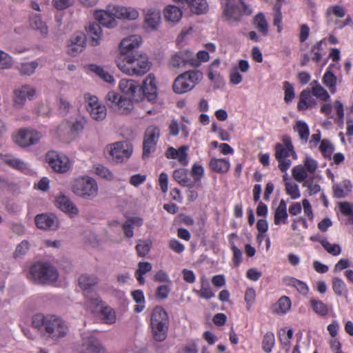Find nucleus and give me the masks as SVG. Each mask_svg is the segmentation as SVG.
<instances>
[{"label": "nucleus", "mask_w": 353, "mask_h": 353, "mask_svg": "<svg viewBox=\"0 0 353 353\" xmlns=\"http://www.w3.org/2000/svg\"><path fill=\"white\" fill-rule=\"evenodd\" d=\"M275 344V338L274 334L272 332H267L263 339L262 341V347L263 350L267 352L270 353L272 352V350Z\"/></svg>", "instance_id": "62"}, {"label": "nucleus", "mask_w": 353, "mask_h": 353, "mask_svg": "<svg viewBox=\"0 0 353 353\" xmlns=\"http://www.w3.org/2000/svg\"><path fill=\"white\" fill-rule=\"evenodd\" d=\"M284 282L288 285L294 287L297 291L303 295L307 294L309 292V288L305 283L294 277H285L284 279Z\"/></svg>", "instance_id": "41"}, {"label": "nucleus", "mask_w": 353, "mask_h": 353, "mask_svg": "<svg viewBox=\"0 0 353 353\" xmlns=\"http://www.w3.org/2000/svg\"><path fill=\"white\" fill-rule=\"evenodd\" d=\"M331 14H334L339 18H342L345 16V12L343 7L336 5L328 7L326 10L325 15L330 21L332 20Z\"/></svg>", "instance_id": "64"}, {"label": "nucleus", "mask_w": 353, "mask_h": 353, "mask_svg": "<svg viewBox=\"0 0 353 353\" xmlns=\"http://www.w3.org/2000/svg\"><path fill=\"white\" fill-rule=\"evenodd\" d=\"M87 45L86 37L83 32H78L73 34L67 46V53L72 57L81 54Z\"/></svg>", "instance_id": "19"}, {"label": "nucleus", "mask_w": 353, "mask_h": 353, "mask_svg": "<svg viewBox=\"0 0 353 353\" xmlns=\"http://www.w3.org/2000/svg\"><path fill=\"white\" fill-rule=\"evenodd\" d=\"M221 4L225 17L231 21H238L243 15L252 13L243 0H221Z\"/></svg>", "instance_id": "8"}, {"label": "nucleus", "mask_w": 353, "mask_h": 353, "mask_svg": "<svg viewBox=\"0 0 353 353\" xmlns=\"http://www.w3.org/2000/svg\"><path fill=\"white\" fill-rule=\"evenodd\" d=\"M133 300L137 303L134 307L137 312H142L145 308V296L141 290H134L131 292Z\"/></svg>", "instance_id": "51"}, {"label": "nucleus", "mask_w": 353, "mask_h": 353, "mask_svg": "<svg viewBox=\"0 0 353 353\" xmlns=\"http://www.w3.org/2000/svg\"><path fill=\"white\" fill-rule=\"evenodd\" d=\"M102 320L107 324H112L116 321L115 312L110 307H101Z\"/></svg>", "instance_id": "57"}, {"label": "nucleus", "mask_w": 353, "mask_h": 353, "mask_svg": "<svg viewBox=\"0 0 353 353\" xmlns=\"http://www.w3.org/2000/svg\"><path fill=\"white\" fill-rule=\"evenodd\" d=\"M30 27L37 30L39 34L46 37L48 34V27L46 22L43 21L42 17L39 14H31L29 17Z\"/></svg>", "instance_id": "29"}, {"label": "nucleus", "mask_w": 353, "mask_h": 353, "mask_svg": "<svg viewBox=\"0 0 353 353\" xmlns=\"http://www.w3.org/2000/svg\"><path fill=\"white\" fill-rule=\"evenodd\" d=\"M220 64L221 61L217 59L213 61L209 66L208 77L212 81H219L221 79V77L218 71Z\"/></svg>", "instance_id": "54"}, {"label": "nucleus", "mask_w": 353, "mask_h": 353, "mask_svg": "<svg viewBox=\"0 0 353 353\" xmlns=\"http://www.w3.org/2000/svg\"><path fill=\"white\" fill-rule=\"evenodd\" d=\"M159 136L160 130L158 127L154 125L148 127L143 140V158H148L154 151Z\"/></svg>", "instance_id": "16"}, {"label": "nucleus", "mask_w": 353, "mask_h": 353, "mask_svg": "<svg viewBox=\"0 0 353 353\" xmlns=\"http://www.w3.org/2000/svg\"><path fill=\"white\" fill-rule=\"evenodd\" d=\"M118 19L134 21L139 18V11L132 7H125L116 4Z\"/></svg>", "instance_id": "31"}, {"label": "nucleus", "mask_w": 353, "mask_h": 353, "mask_svg": "<svg viewBox=\"0 0 353 353\" xmlns=\"http://www.w3.org/2000/svg\"><path fill=\"white\" fill-rule=\"evenodd\" d=\"M196 294L201 298L205 299H210L214 296V293L213 292L209 283L204 278H202L201 280V289L196 291Z\"/></svg>", "instance_id": "48"}, {"label": "nucleus", "mask_w": 353, "mask_h": 353, "mask_svg": "<svg viewBox=\"0 0 353 353\" xmlns=\"http://www.w3.org/2000/svg\"><path fill=\"white\" fill-rule=\"evenodd\" d=\"M323 83L332 93H334L336 91L337 78L332 72L329 70V68L323 77Z\"/></svg>", "instance_id": "46"}, {"label": "nucleus", "mask_w": 353, "mask_h": 353, "mask_svg": "<svg viewBox=\"0 0 353 353\" xmlns=\"http://www.w3.org/2000/svg\"><path fill=\"white\" fill-rule=\"evenodd\" d=\"M83 98L86 110L92 119L96 121L104 120L107 116V109L105 105L99 101L98 97L90 93H85Z\"/></svg>", "instance_id": "12"}, {"label": "nucleus", "mask_w": 353, "mask_h": 353, "mask_svg": "<svg viewBox=\"0 0 353 353\" xmlns=\"http://www.w3.org/2000/svg\"><path fill=\"white\" fill-rule=\"evenodd\" d=\"M94 19L103 27L112 29L118 25L116 4L110 3L103 10H97L94 12Z\"/></svg>", "instance_id": "11"}, {"label": "nucleus", "mask_w": 353, "mask_h": 353, "mask_svg": "<svg viewBox=\"0 0 353 353\" xmlns=\"http://www.w3.org/2000/svg\"><path fill=\"white\" fill-rule=\"evenodd\" d=\"M132 153L133 145L127 141L110 143L104 148V154L106 159L116 163L127 161L131 157Z\"/></svg>", "instance_id": "4"}, {"label": "nucleus", "mask_w": 353, "mask_h": 353, "mask_svg": "<svg viewBox=\"0 0 353 353\" xmlns=\"http://www.w3.org/2000/svg\"><path fill=\"white\" fill-rule=\"evenodd\" d=\"M352 188V183L349 180H343L333 185L334 195L336 198H344L351 192Z\"/></svg>", "instance_id": "39"}, {"label": "nucleus", "mask_w": 353, "mask_h": 353, "mask_svg": "<svg viewBox=\"0 0 353 353\" xmlns=\"http://www.w3.org/2000/svg\"><path fill=\"white\" fill-rule=\"evenodd\" d=\"M169 319L165 310L159 306L154 308L151 314L150 325L154 339L163 341L167 337Z\"/></svg>", "instance_id": "5"}, {"label": "nucleus", "mask_w": 353, "mask_h": 353, "mask_svg": "<svg viewBox=\"0 0 353 353\" xmlns=\"http://www.w3.org/2000/svg\"><path fill=\"white\" fill-rule=\"evenodd\" d=\"M57 103L58 110L61 114L65 116L70 112L72 105L66 98L61 95L57 97Z\"/></svg>", "instance_id": "61"}, {"label": "nucleus", "mask_w": 353, "mask_h": 353, "mask_svg": "<svg viewBox=\"0 0 353 353\" xmlns=\"http://www.w3.org/2000/svg\"><path fill=\"white\" fill-rule=\"evenodd\" d=\"M142 90L144 97L151 103H155L157 100V85L156 77L154 74H149L143 80Z\"/></svg>", "instance_id": "21"}, {"label": "nucleus", "mask_w": 353, "mask_h": 353, "mask_svg": "<svg viewBox=\"0 0 353 353\" xmlns=\"http://www.w3.org/2000/svg\"><path fill=\"white\" fill-rule=\"evenodd\" d=\"M28 279L41 284H51L59 278L57 269L48 263H37L32 265L28 272Z\"/></svg>", "instance_id": "3"}, {"label": "nucleus", "mask_w": 353, "mask_h": 353, "mask_svg": "<svg viewBox=\"0 0 353 353\" xmlns=\"http://www.w3.org/2000/svg\"><path fill=\"white\" fill-rule=\"evenodd\" d=\"M203 74L199 70H189L178 76L174 81L172 88L176 94H184L192 90L202 79Z\"/></svg>", "instance_id": "7"}, {"label": "nucleus", "mask_w": 353, "mask_h": 353, "mask_svg": "<svg viewBox=\"0 0 353 353\" xmlns=\"http://www.w3.org/2000/svg\"><path fill=\"white\" fill-rule=\"evenodd\" d=\"M54 204L60 210L67 214L70 217L77 216L79 210L71 199L65 194L60 193L55 196Z\"/></svg>", "instance_id": "20"}, {"label": "nucleus", "mask_w": 353, "mask_h": 353, "mask_svg": "<svg viewBox=\"0 0 353 353\" xmlns=\"http://www.w3.org/2000/svg\"><path fill=\"white\" fill-rule=\"evenodd\" d=\"M291 301L288 296H283L274 306V312L278 315L285 314L291 308Z\"/></svg>", "instance_id": "40"}, {"label": "nucleus", "mask_w": 353, "mask_h": 353, "mask_svg": "<svg viewBox=\"0 0 353 353\" xmlns=\"http://www.w3.org/2000/svg\"><path fill=\"white\" fill-rule=\"evenodd\" d=\"M188 145H182L178 149L170 147L165 152V156L169 159H176L181 165L186 166L189 163L188 156Z\"/></svg>", "instance_id": "24"}, {"label": "nucleus", "mask_w": 353, "mask_h": 353, "mask_svg": "<svg viewBox=\"0 0 353 353\" xmlns=\"http://www.w3.org/2000/svg\"><path fill=\"white\" fill-rule=\"evenodd\" d=\"M77 353H106L105 348L94 334L88 333L82 336L77 347Z\"/></svg>", "instance_id": "13"}, {"label": "nucleus", "mask_w": 353, "mask_h": 353, "mask_svg": "<svg viewBox=\"0 0 353 353\" xmlns=\"http://www.w3.org/2000/svg\"><path fill=\"white\" fill-rule=\"evenodd\" d=\"M85 309L90 313L96 312L99 307L103 306L100 297L96 293L85 294Z\"/></svg>", "instance_id": "38"}, {"label": "nucleus", "mask_w": 353, "mask_h": 353, "mask_svg": "<svg viewBox=\"0 0 353 353\" xmlns=\"http://www.w3.org/2000/svg\"><path fill=\"white\" fill-rule=\"evenodd\" d=\"M174 179L183 187L192 188L194 182L188 177V170L184 168L176 169L173 172Z\"/></svg>", "instance_id": "36"}, {"label": "nucleus", "mask_w": 353, "mask_h": 353, "mask_svg": "<svg viewBox=\"0 0 353 353\" xmlns=\"http://www.w3.org/2000/svg\"><path fill=\"white\" fill-rule=\"evenodd\" d=\"M209 166L215 172L225 174L230 170V163L228 159L212 158Z\"/></svg>", "instance_id": "35"}, {"label": "nucleus", "mask_w": 353, "mask_h": 353, "mask_svg": "<svg viewBox=\"0 0 353 353\" xmlns=\"http://www.w3.org/2000/svg\"><path fill=\"white\" fill-rule=\"evenodd\" d=\"M163 14L165 21L172 23H177L183 17L181 9L174 5L166 6L163 9Z\"/></svg>", "instance_id": "30"}, {"label": "nucleus", "mask_w": 353, "mask_h": 353, "mask_svg": "<svg viewBox=\"0 0 353 353\" xmlns=\"http://www.w3.org/2000/svg\"><path fill=\"white\" fill-rule=\"evenodd\" d=\"M310 305L313 312L319 316H325L328 314V307L323 301L319 299H311L310 301Z\"/></svg>", "instance_id": "44"}, {"label": "nucleus", "mask_w": 353, "mask_h": 353, "mask_svg": "<svg viewBox=\"0 0 353 353\" xmlns=\"http://www.w3.org/2000/svg\"><path fill=\"white\" fill-rule=\"evenodd\" d=\"M152 268V265L149 262L143 261L138 263V268L134 273V276L140 284H143L145 283L143 275L147 272H150Z\"/></svg>", "instance_id": "42"}, {"label": "nucleus", "mask_w": 353, "mask_h": 353, "mask_svg": "<svg viewBox=\"0 0 353 353\" xmlns=\"http://www.w3.org/2000/svg\"><path fill=\"white\" fill-rule=\"evenodd\" d=\"M85 124L86 119L84 117L77 118L70 125L71 133L75 135L79 134L83 131Z\"/></svg>", "instance_id": "60"}, {"label": "nucleus", "mask_w": 353, "mask_h": 353, "mask_svg": "<svg viewBox=\"0 0 353 353\" xmlns=\"http://www.w3.org/2000/svg\"><path fill=\"white\" fill-rule=\"evenodd\" d=\"M286 193L292 199H297L301 196L299 185L294 181H286L285 183Z\"/></svg>", "instance_id": "59"}, {"label": "nucleus", "mask_w": 353, "mask_h": 353, "mask_svg": "<svg viewBox=\"0 0 353 353\" xmlns=\"http://www.w3.org/2000/svg\"><path fill=\"white\" fill-rule=\"evenodd\" d=\"M138 88V83L133 79L123 78L119 83V90L132 101L135 99V94Z\"/></svg>", "instance_id": "27"}, {"label": "nucleus", "mask_w": 353, "mask_h": 353, "mask_svg": "<svg viewBox=\"0 0 353 353\" xmlns=\"http://www.w3.org/2000/svg\"><path fill=\"white\" fill-rule=\"evenodd\" d=\"M296 159L297 155L294 150L285 148L282 143H277L275 145V158L279 162V168L285 172L290 167L292 162L288 159L290 156Z\"/></svg>", "instance_id": "17"}, {"label": "nucleus", "mask_w": 353, "mask_h": 353, "mask_svg": "<svg viewBox=\"0 0 353 353\" xmlns=\"http://www.w3.org/2000/svg\"><path fill=\"white\" fill-rule=\"evenodd\" d=\"M85 30L90 46L95 47L101 45L103 33L99 23L96 22L90 23L85 26Z\"/></svg>", "instance_id": "25"}, {"label": "nucleus", "mask_w": 353, "mask_h": 353, "mask_svg": "<svg viewBox=\"0 0 353 353\" xmlns=\"http://www.w3.org/2000/svg\"><path fill=\"white\" fill-rule=\"evenodd\" d=\"M311 84L312 85V93L313 96L323 101L330 99L327 91L317 81H313Z\"/></svg>", "instance_id": "45"}, {"label": "nucleus", "mask_w": 353, "mask_h": 353, "mask_svg": "<svg viewBox=\"0 0 353 353\" xmlns=\"http://www.w3.org/2000/svg\"><path fill=\"white\" fill-rule=\"evenodd\" d=\"M142 42V37L139 34H132L125 37L119 43V57H126L128 56L134 55L133 52L141 46Z\"/></svg>", "instance_id": "18"}, {"label": "nucleus", "mask_w": 353, "mask_h": 353, "mask_svg": "<svg viewBox=\"0 0 353 353\" xmlns=\"http://www.w3.org/2000/svg\"><path fill=\"white\" fill-rule=\"evenodd\" d=\"M39 65L37 61L21 63L19 67L21 75L30 76L33 74Z\"/></svg>", "instance_id": "50"}, {"label": "nucleus", "mask_w": 353, "mask_h": 353, "mask_svg": "<svg viewBox=\"0 0 353 353\" xmlns=\"http://www.w3.org/2000/svg\"><path fill=\"white\" fill-rule=\"evenodd\" d=\"M93 172L99 177L108 181H112L114 179L113 173L109 170V168L103 165L97 164L94 165Z\"/></svg>", "instance_id": "55"}, {"label": "nucleus", "mask_w": 353, "mask_h": 353, "mask_svg": "<svg viewBox=\"0 0 353 353\" xmlns=\"http://www.w3.org/2000/svg\"><path fill=\"white\" fill-rule=\"evenodd\" d=\"M308 174L302 165H296L292 169V175L299 183H304L308 179Z\"/></svg>", "instance_id": "52"}, {"label": "nucleus", "mask_w": 353, "mask_h": 353, "mask_svg": "<svg viewBox=\"0 0 353 353\" xmlns=\"http://www.w3.org/2000/svg\"><path fill=\"white\" fill-rule=\"evenodd\" d=\"M116 65L122 73L128 76L142 77L150 70L152 63L146 54L140 52L126 57H118Z\"/></svg>", "instance_id": "2"}, {"label": "nucleus", "mask_w": 353, "mask_h": 353, "mask_svg": "<svg viewBox=\"0 0 353 353\" xmlns=\"http://www.w3.org/2000/svg\"><path fill=\"white\" fill-rule=\"evenodd\" d=\"M89 68L92 72L96 74V75H97L105 83H108L112 85H115L116 81L113 75L103 67L96 64H91L90 65Z\"/></svg>", "instance_id": "37"}, {"label": "nucleus", "mask_w": 353, "mask_h": 353, "mask_svg": "<svg viewBox=\"0 0 353 353\" xmlns=\"http://www.w3.org/2000/svg\"><path fill=\"white\" fill-rule=\"evenodd\" d=\"M104 100L110 108L119 114H125L133 109V103L130 99L121 96L114 91L108 92Z\"/></svg>", "instance_id": "9"}, {"label": "nucleus", "mask_w": 353, "mask_h": 353, "mask_svg": "<svg viewBox=\"0 0 353 353\" xmlns=\"http://www.w3.org/2000/svg\"><path fill=\"white\" fill-rule=\"evenodd\" d=\"M292 336V329H289L288 331H286L285 328H282L279 332V338L282 347L285 349L286 352H288L290 348Z\"/></svg>", "instance_id": "43"}, {"label": "nucleus", "mask_w": 353, "mask_h": 353, "mask_svg": "<svg viewBox=\"0 0 353 353\" xmlns=\"http://www.w3.org/2000/svg\"><path fill=\"white\" fill-rule=\"evenodd\" d=\"M161 19L159 11L150 8L144 14L143 27L147 32L154 31L159 26Z\"/></svg>", "instance_id": "26"}, {"label": "nucleus", "mask_w": 353, "mask_h": 353, "mask_svg": "<svg viewBox=\"0 0 353 353\" xmlns=\"http://www.w3.org/2000/svg\"><path fill=\"white\" fill-rule=\"evenodd\" d=\"M332 289L334 293L338 296H345L347 293L345 282L338 277H334L332 279Z\"/></svg>", "instance_id": "56"}, {"label": "nucleus", "mask_w": 353, "mask_h": 353, "mask_svg": "<svg viewBox=\"0 0 353 353\" xmlns=\"http://www.w3.org/2000/svg\"><path fill=\"white\" fill-rule=\"evenodd\" d=\"M193 53L189 50L180 51L172 54L168 61V66L172 70L178 69L192 61Z\"/></svg>", "instance_id": "22"}, {"label": "nucleus", "mask_w": 353, "mask_h": 353, "mask_svg": "<svg viewBox=\"0 0 353 353\" xmlns=\"http://www.w3.org/2000/svg\"><path fill=\"white\" fill-rule=\"evenodd\" d=\"M295 131L299 134L300 139L306 142L309 138L310 130L308 125L303 121H298L294 127Z\"/></svg>", "instance_id": "58"}, {"label": "nucleus", "mask_w": 353, "mask_h": 353, "mask_svg": "<svg viewBox=\"0 0 353 353\" xmlns=\"http://www.w3.org/2000/svg\"><path fill=\"white\" fill-rule=\"evenodd\" d=\"M37 95L34 87L23 85L14 90L13 105L17 108H21L27 100H33Z\"/></svg>", "instance_id": "15"}, {"label": "nucleus", "mask_w": 353, "mask_h": 353, "mask_svg": "<svg viewBox=\"0 0 353 353\" xmlns=\"http://www.w3.org/2000/svg\"><path fill=\"white\" fill-rule=\"evenodd\" d=\"M14 64V58L8 53L0 50V70H10Z\"/></svg>", "instance_id": "53"}, {"label": "nucleus", "mask_w": 353, "mask_h": 353, "mask_svg": "<svg viewBox=\"0 0 353 353\" xmlns=\"http://www.w3.org/2000/svg\"><path fill=\"white\" fill-rule=\"evenodd\" d=\"M316 105V100L312 97L309 90H303L299 96L297 108L299 110H305Z\"/></svg>", "instance_id": "34"}, {"label": "nucleus", "mask_w": 353, "mask_h": 353, "mask_svg": "<svg viewBox=\"0 0 353 353\" xmlns=\"http://www.w3.org/2000/svg\"><path fill=\"white\" fill-rule=\"evenodd\" d=\"M43 138V133L32 128L19 129L12 135L13 141L22 148L37 144Z\"/></svg>", "instance_id": "10"}, {"label": "nucleus", "mask_w": 353, "mask_h": 353, "mask_svg": "<svg viewBox=\"0 0 353 353\" xmlns=\"http://www.w3.org/2000/svg\"><path fill=\"white\" fill-rule=\"evenodd\" d=\"M288 214L287 212V203L284 199H281L276 208L274 213V222L276 225L288 223Z\"/></svg>", "instance_id": "32"}, {"label": "nucleus", "mask_w": 353, "mask_h": 353, "mask_svg": "<svg viewBox=\"0 0 353 353\" xmlns=\"http://www.w3.org/2000/svg\"><path fill=\"white\" fill-rule=\"evenodd\" d=\"M35 224L41 230H55L59 227L58 219L54 214H40L35 216Z\"/></svg>", "instance_id": "23"}, {"label": "nucleus", "mask_w": 353, "mask_h": 353, "mask_svg": "<svg viewBox=\"0 0 353 353\" xmlns=\"http://www.w3.org/2000/svg\"><path fill=\"white\" fill-rule=\"evenodd\" d=\"M99 282V279L95 275L83 274L79 278V285L84 291L85 294H90L92 292L90 291L92 287L96 285Z\"/></svg>", "instance_id": "33"}, {"label": "nucleus", "mask_w": 353, "mask_h": 353, "mask_svg": "<svg viewBox=\"0 0 353 353\" xmlns=\"http://www.w3.org/2000/svg\"><path fill=\"white\" fill-rule=\"evenodd\" d=\"M68 122L66 121H62L51 130L52 135L59 140H64L68 133Z\"/></svg>", "instance_id": "47"}, {"label": "nucleus", "mask_w": 353, "mask_h": 353, "mask_svg": "<svg viewBox=\"0 0 353 353\" xmlns=\"http://www.w3.org/2000/svg\"><path fill=\"white\" fill-rule=\"evenodd\" d=\"M254 24L263 36H266L268 34V23L263 13H259L255 16L254 19Z\"/></svg>", "instance_id": "49"}, {"label": "nucleus", "mask_w": 353, "mask_h": 353, "mask_svg": "<svg viewBox=\"0 0 353 353\" xmlns=\"http://www.w3.org/2000/svg\"><path fill=\"white\" fill-rule=\"evenodd\" d=\"M30 243L27 240L22 241L20 243H19L14 250V258H21L25 254H26L30 250Z\"/></svg>", "instance_id": "63"}, {"label": "nucleus", "mask_w": 353, "mask_h": 353, "mask_svg": "<svg viewBox=\"0 0 353 353\" xmlns=\"http://www.w3.org/2000/svg\"><path fill=\"white\" fill-rule=\"evenodd\" d=\"M72 192L81 198L93 199L99 193L98 183L95 179L89 176L76 178L72 183Z\"/></svg>", "instance_id": "6"}, {"label": "nucleus", "mask_w": 353, "mask_h": 353, "mask_svg": "<svg viewBox=\"0 0 353 353\" xmlns=\"http://www.w3.org/2000/svg\"><path fill=\"white\" fill-rule=\"evenodd\" d=\"M1 160L7 165L17 169L21 172L28 174L31 172L30 165L28 163L17 158L11 154H5L1 157Z\"/></svg>", "instance_id": "28"}, {"label": "nucleus", "mask_w": 353, "mask_h": 353, "mask_svg": "<svg viewBox=\"0 0 353 353\" xmlns=\"http://www.w3.org/2000/svg\"><path fill=\"white\" fill-rule=\"evenodd\" d=\"M46 159L50 167L57 172H66L72 167V161L66 155L55 151L48 152Z\"/></svg>", "instance_id": "14"}, {"label": "nucleus", "mask_w": 353, "mask_h": 353, "mask_svg": "<svg viewBox=\"0 0 353 353\" xmlns=\"http://www.w3.org/2000/svg\"><path fill=\"white\" fill-rule=\"evenodd\" d=\"M32 326L54 341L67 336L69 327L66 322L57 315L36 314L32 319Z\"/></svg>", "instance_id": "1"}]
</instances>
